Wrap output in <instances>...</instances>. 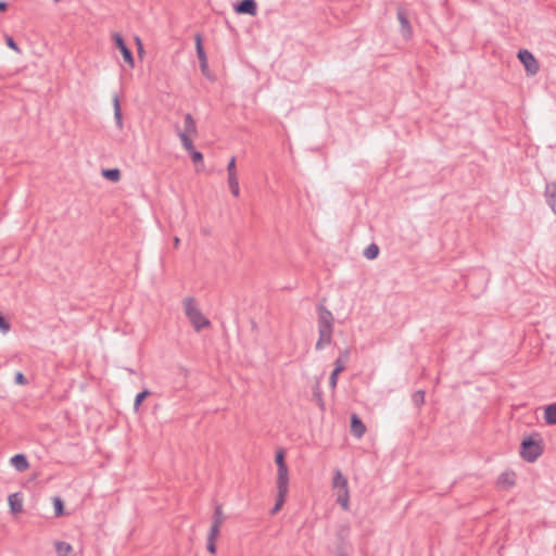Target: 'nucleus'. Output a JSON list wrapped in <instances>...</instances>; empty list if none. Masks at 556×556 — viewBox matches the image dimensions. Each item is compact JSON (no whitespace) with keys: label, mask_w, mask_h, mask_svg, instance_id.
<instances>
[{"label":"nucleus","mask_w":556,"mask_h":556,"mask_svg":"<svg viewBox=\"0 0 556 556\" xmlns=\"http://www.w3.org/2000/svg\"><path fill=\"white\" fill-rule=\"evenodd\" d=\"M317 324H318V340L315 344L316 350H323L325 346L329 345L332 341L333 333V315L332 313L323 304L319 303L317 305Z\"/></svg>","instance_id":"f257e3e1"},{"label":"nucleus","mask_w":556,"mask_h":556,"mask_svg":"<svg viewBox=\"0 0 556 556\" xmlns=\"http://www.w3.org/2000/svg\"><path fill=\"white\" fill-rule=\"evenodd\" d=\"M544 452V442L540 433L526 437L520 443L519 454L528 463H534Z\"/></svg>","instance_id":"f03ea898"},{"label":"nucleus","mask_w":556,"mask_h":556,"mask_svg":"<svg viewBox=\"0 0 556 556\" xmlns=\"http://www.w3.org/2000/svg\"><path fill=\"white\" fill-rule=\"evenodd\" d=\"M277 496L276 503L270 510L271 515L277 514L286 503L287 494L289 491V469L288 466L277 467Z\"/></svg>","instance_id":"7ed1b4c3"},{"label":"nucleus","mask_w":556,"mask_h":556,"mask_svg":"<svg viewBox=\"0 0 556 556\" xmlns=\"http://www.w3.org/2000/svg\"><path fill=\"white\" fill-rule=\"evenodd\" d=\"M185 313L191 325L193 326L197 332L202 329L210 327L211 321L202 314V312L197 307L195 300L192 296H188L184 300Z\"/></svg>","instance_id":"20e7f679"},{"label":"nucleus","mask_w":556,"mask_h":556,"mask_svg":"<svg viewBox=\"0 0 556 556\" xmlns=\"http://www.w3.org/2000/svg\"><path fill=\"white\" fill-rule=\"evenodd\" d=\"M194 40H195V50H197V55H198V59L200 62L201 73L206 78L213 80L214 76L212 75V73L208 68L207 56H206V53H205V50L203 47L202 36L200 34H195Z\"/></svg>","instance_id":"39448f33"},{"label":"nucleus","mask_w":556,"mask_h":556,"mask_svg":"<svg viewBox=\"0 0 556 556\" xmlns=\"http://www.w3.org/2000/svg\"><path fill=\"white\" fill-rule=\"evenodd\" d=\"M350 535L349 526H341L337 530L336 556H349L348 541Z\"/></svg>","instance_id":"423d86ee"},{"label":"nucleus","mask_w":556,"mask_h":556,"mask_svg":"<svg viewBox=\"0 0 556 556\" xmlns=\"http://www.w3.org/2000/svg\"><path fill=\"white\" fill-rule=\"evenodd\" d=\"M518 59L529 75H535L540 71V64L538 60L529 50H520L518 52Z\"/></svg>","instance_id":"0eeeda50"},{"label":"nucleus","mask_w":556,"mask_h":556,"mask_svg":"<svg viewBox=\"0 0 556 556\" xmlns=\"http://www.w3.org/2000/svg\"><path fill=\"white\" fill-rule=\"evenodd\" d=\"M112 40L115 43V47L121 51L125 63H127L130 67L135 66V60L131 50L127 47L124 38L118 33L112 34Z\"/></svg>","instance_id":"6e6552de"},{"label":"nucleus","mask_w":556,"mask_h":556,"mask_svg":"<svg viewBox=\"0 0 556 556\" xmlns=\"http://www.w3.org/2000/svg\"><path fill=\"white\" fill-rule=\"evenodd\" d=\"M397 20L401 25V33L404 38L408 39L413 35L412 25L406 11L402 8L397 10Z\"/></svg>","instance_id":"1a4fd4ad"},{"label":"nucleus","mask_w":556,"mask_h":556,"mask_svg":"<svg viewBox=\"0 0 556 556\" xmlns=\"http://www.w3.org/2000/svg\"><path fill=\"white\" fill-rule=\"evenodd\" d=\"M235 11L239 14L256 15L257 4L255 0H241L235 5Z\"/></svg>","instance_id":"9d476101"},{"label":"nucleus","mask_w":556,"mask_h":556,"mask_svg":"<svg viewBox=\"0 0 556 556\" xmlns=\"http://www.w3.org/2000/svg\"><path fill=\"white\" fill-rule=\"evenodd\" d=\"M544 195L546 203L551 210L556 214V181L547 182L545 186Z\"/></svg>","instance_id":"9b49d317"},{"label":"nucleus","mask_w":556,"mask_h":556,"mask_svg":"<svg viewBox=\"0 0 556 556\" xmlns=\"http://www.w3.org/2000/svg\"><path fill=\"white\" fill-rule=\"evenodd\" d=\"M10 511L14 515L20 514L23 511V496L22 493L16 492L13 494H10L8 497Z\"/></svg>","instance_id":"f8f14e48"},{"label":"nucleus","mask_w":556,"mask_h":556,"mask_svg":"<svg viewBox=\"0 0 556 556\" xmlns=\"http://www.w3.org/2000/svg\"><path fill=\"white\" fill-rule=\"evenodd\" d=\"M350 427L352 434L358 439L362 438L366 431V426L356 414H352Z\"/></svg>","instance_id":"ddd939ff"},{"label":"nucleus","mask_w":556,"mask_h":556,"mask_svg":"<svg viewBox=\"0 0 556 556\" xmlns=\"http://www.w3.org/2000/svg\"><path fill=\"white\" fill-rule=\"evenodd\" d=\"M225 520V516L223 514L222 505L217 504L214 509V514L212 517V525L210 530H215V532H220V527Z\"/></svg>","instance_id":"4468645a"},{"label":"nucleus","mask_w":556,"mask_h":556,"mask_svg":"<svg viewBox=\"0 0 556 556\" xmlns=\"http://www.w3.org/2000/svg\"><path fill=\"white\" fill-rule=\"evenodd\" d=\"M10 463L18 472H24L29 468L28 459L24 454H15L11 457Z\"/></svg>","instance_id":"2eb2a0df"},{"label":"nucleus","mask_w":556,"mask_h":556,"mask_svg":"<svg viewBox=\"0 0 556 556\" xmlns=\"http://www.w3.org/2000/svg\"><path fill=\"white\" fill-rule=\"evenodd\" d=\"M113 106H114V118L118 129H123V115L119 104V98L117 94L113 97Z\"/></svg>","instance_id":"dca6fc26"},{"label":"nucleus","mask_w":556,"mask_h":556,"mask_svg":"<svg viewBox=\"0 0 556 556\" xmlns=\"http://www.w3.org/2000/svg\"><path fill=\"white\" fill-rule=\"evenodd\" d=\"M498 483L505 488H511L516 483V475L513 471H505L498 478Z\"/></svg>","instance_id":"f3484780"},{"label":"nucleus","mask_w":556,"mask_h":556,"mask_svg":"<svg viewBox=\"0 0 556 556\" xmlns=\"http://www.w3.org/2000/svg\"><path fill=\"white\" fill-rule=\"evenodd\" d=\"M544 420L546 425H556V403L549 404L545 407Z\"/></svg>","instance_id":"a211bd4d"},{"label":"nucleus","mask_w":556,"mask_h":556,"mask_svg":"<svg viewBox=\"0 0 556 556\" xmlns=\"http://www.w3.org/2000/svg\"><path fill=\"white\" fill-rule=\"evenodd\" d=\"M333 488L338 490H342L344 488H349L348 479L342 475L341 470L337 469L332 479Z\"/></svg>","instance_id":"6ab92c4d"},{"label":"nucleus","mask_w":556,"mask_h":556,"mask_svg":"<svg viewBox=\"0 0 556 556\" xmlns=\"http://www.w3.org/2000/svg\"><path fill=\"white\" fill-rule=\"evenodd\" d=\"M350 493L349 488L338 490L337 503L341 505L344 510L349 509Z\"/></svg>","instance_id":"aec40b11"},{"label":"nucleus","mask_w":556,"mask_h":556,"mask_svg":"<svg viewBox=\"0 0 556 556\" xmlns=\"http://www.w3.org/2000/svg\"><path fill=\"white\" fill-rule=\"evenodd\" d=\"M184 124H185V130L182 132H186L188 136L197 134L195 121L190 113H187L185 115Z\"/></svg>","instance_id":"412c9836"},{"label":"nucleus","mask_w":556,"mask_h":556,"mask_svg":"<svg viewBox=\"0 0 556 556\" xmlns=\"http://www.w3.org/2000/svg\"><path fill=\"white\" fill-rule=\"evenodd\" d=\"M219 532H215V530H210L207 535V544L206 549L210 554H216V539L218 538Z\"/></svg>","instance_id":"4be33fe9"},{"label":"nucleus","mask_w":556,"mask_h":556,"mask_svg":"<svg viewBox=\"0 0 556 556\" xmlns=\"http://www.w3.org/2000/svg\"><path fill=\"white\" fill-rule=\"evenodd\" d=\"M102 176L113 182L121 180L122 174L118 168H106L102 170Z\"/></svg>","instance_id":"5701e85b"},{"label":"nucleus","mask_w":556,"mask_h":556,"mask_svg":"<svg viewBox=\"0 0 556 556\" xmlns=\"http://www.w3.org/2000/svg\"><path fill=\"white\" fill-rule=\"evenodd\" d=\"M313 397L321 410H325V401L323 397V391L319 381H317L313 388Z\"/></svg>","instance_id":"b1692460"},{"label":"nucleus","mask_w":556,"mask_h":556,"mask_svg":"<svg viewBox=\"0 0 556 556\" xmlns=\"http://www.w3.org/2000/svg\"><path fill=\"white\" fill-rule=\"evenodd\" d=\"M228 186L233 197H239L240 188L237 174L228 175Z\"/></svg>","instance_id":"393cba45"},{"label":"nucleus","mask_w":556,"mask_h":556,"mask_svg":"<svg viewBox=\"0 0 556 556\" xmlns=\"http://www.w3.org/2000/svg\"><path fill=\"white\" fill-rule=\"evenodd\" d=\"M73 547L70 543L58 541L55 543V552L58 556H67L72 552Z\"/></svg>","instance_id":"a878e982"},{"label":"nucleus","mask_w":556,"mask_h":556,"mask_svg":"<svg viewBox=\"0 0 556 556\" xmlns=\"http://www.w3.org/2000/svg\"><path fill=\"white\" fill-rule=\"evenodd\" d=\"M151 395V392L150 390L148 389H144L142 390L141 392H139L136 397H135V402H134V409L135 412H138L139 410V407L140 405L142 404V402Z\"/></svg>","instance_id":"bb28decb"},{"label":"nucleus","mask_w":556,"mask_h":556,"mask_svg":"<svg viewBox=\"0 0 556 556\" xmlns=\"http://www.w3.org/2000/svg\"><path fill=\"white\" fill-rule=\"evenodd\" d=\"M363 254L368 260H375L379 255V247L376 243H371L364 250Z\"/></svg>","instance_id":"cd10ccee"},{"label":"nucleus","mask_w":556,"mask_h":556,"mask_svg":"<svg viewBox=\"0 0 556 556\" xmlns=\"http://www.w3.org/2000/svg\"><path fill=\"white\" fill-rule=\"evenodd\" d=\"M425 391L424 390H418L416 392L413 393L412 395V402L413 404L417 407V408H420L424 403H425Z\"/></svg>","instance_id":"c85d7f7f"},{"label":"nucleus","mask_w":556,"mask_h":556,"mask_svg":"<svg viewBox=\"0 0 556 556\" xmlns=\"http://www.w3.org/2000/svg\"><path fill=\"white\" fill-rule=\"evenodd\" d=\"M53 507L55 517H61L64 515V503L61 497H53Z\"/></svg>","instance_id":"c756f323"},{"label":"nucleus","mask_w":556,"mask_h":556,"mask_svg":"<svg viewBox=\"0 0 556 556\" xmlns=\"http://www.w3.org/2000/svg\"><path fill=\"white\" fill-rule=\"evenodd\" d=\"M179 137H180V140H181V143H182L184 148L188 152H190V151H192L194 149L192 140L190 139V137L186 132H179Z\"/></svg>","instance_id":"7c9ffc66"},{"label":"nucleus","mask_w":556,"mask_h":556,"mask_svg":"<svg viewBox=\"0 0 556 556\" xmlns=\"http://www.w3.org/2000/svg\"><path fill=\"white\" fill-rule=\"evenodd\" d=\"M275 463H276L277 467L287 466L286 459H285V452L282 450H279L276 453Z\"/></svg>","instance_id":"2f4dec72"},{"label":"nucleus","mask_w":556,"mask_h":556,"mask_svg":"<svg viewBox=\"0 0 556 556\" xmlns=\"http://www.w3.org/2000/svg\"><path fill=\"white\" fill-rule=\"evenodd\" d=\"M11 328L10 323L5 319V317L0 313V330L3 333H7Z\"/></svg>","instance_id":"473e14b6"},{"label":"nucleus","mask_w":556,"mask_h":556,"mask_svg":"<svg viewBox=\"0 0 556 556\" xmlns=\"http://www.w3.org/2000/svg\"><path fill=\"white\" fill-rule=\"evenodd\" d=\"M14 381H15L16 384H21V386H25V384L28 383L27 378L21 371H17L15 374Z\"/></svg>","instance_id":"72a5a7b5"},{"label":"nucleus","mask_w":556,"mask_h":556,"mask_svg":"<svg viewBox=\"0 0 556 556\" xmlns=\"http://www.w3.org/2000/svg\"><path fill=\"white\" fill-rule=\"evenodd\" d=\"M189 153L193 163H199L203 161V154L197 151L195 149H193Z\"/></svg>","instance_id":"f704fd0d"},{"label":"nucleus","mask_w":556,"mask_h":556,"mask_svg":"<svg viewBox=\"0 0 556 556\" xmlns=\"http://www.w3.org/2000/svg\"><path fill=\"white\" fill-rule=\"evenodd\" d=\"M5 43L12 50L20 52V48H18L17 43L11 36H5Z\"/></svg>","instance_id":"c9c22d12"},{"label":"nucleus","mask_w":556,"mask_h":556,"mask_svg":"<svg viewBox=\"0 0 556 556\" xmlns=\"http://www.w3.org/2000/svg\"><path fill=\"white\" fill-rule=\"evenodd\" d=\"M340 372L338 371H333L331 372L330 375V378H329V386L332 390L336 389L337 387V383H338V377H339Z\"/></svg>","instance_id":"e433bc0d"},{"label":"nucleus","mask_w":556,"mask_h":556,"mask_svg":"<svg viewBox=\"0 0 556 556\" xmlns=\"http://www.w3.org/2000/svg\"><path fill=\"white\" fill-rule=\"evenodd\" d=\"M345 364L346 363H344L341 358H337L334 361V369H333V371H338V372L341 374L342 371L345 370Z\"/></svg>","instance_id":"4c0bfd02"},{"label":"nucleus","mask_w":556,"mask_h":556,"mask_svg":"<svg viewBox=\"0 0 556 556\" xmlns=\"http://www.w3.org/2000/svg\"><path fill=\"white\" fill-rule=\"evenodd\" d=\"M227 173L228 175H232V174H237V169H236V157L232 156L230 159V161L228 162V165H227Z\"/></svg>","instance_id":"58836bf2"},{"label":"nucleus","mask_w":556,"mask_h":556,"mask_svg":"<svg viewBox=\"0 0 556 556\" xmlns=\"http://www.w3.org/2000/svg\"><path fill=\"white\" fill-rule=\"evenodd\" d=\"M338 358H341L344 363H348V361L350 358V350L344 349V350L340 351V355Z\"/></svg>","instance_id":"ea45409f"},{"label":"nucleus","mask_w":556,"mask_h":556,"mask_svg":"<svg viewBox=\"0 0 556 556\" xmlns=\"http://www.w3.org/2000/svg\"><path fill=\"white\" fill-rule=\"evenodd\" d=\"M9 8L8 2L0 0V12H5Z\"/></svg>","instance_id":"a19ab883"},{"label":"nucleus","mask_w":556,"mask_h":556,"mask_svg":"<svg viewBox=\"0 0 556 556\" xmlns=\"http://www.w3.org/2000/svg\"><path fill=\"white\" fill-rule=\"evenodd\" d=\"M136 42L138 45V52L141 54L143 52V47L139 37H136Z\"/></svg>","instance_id":"79ce46f5"},{"label":"nucleus","mask_w":556,"mask_h":556,"mask_svg":"<svg viewBox=\"0 0 556 556\" xmlns=\"http://www.w3.org/2000/svg\"><path fill=\"white\" fill-rule=\"evenodd\" d=\"M179 243H180V239L178 237H175L174 238V247L175 248H178L179 247Z\"/></svg>","instance_id":"37998d69"},{"label":"nucleus","mask_w":556,"mask_h":556,"mask_svg":"<svg viewBox=\"0 0 556 556\" xmlns=\"http://www.w3.org/2000/svg\"><path fill=\"white\" fill-rule=\"evenodd\" d=\"M60 0H54V2H59Z\"/></svg>","instance_id":"c03bdc74"}]
</instances>
